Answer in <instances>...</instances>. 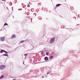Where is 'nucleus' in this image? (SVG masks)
<instances>
[{
  "label": "nucleus",
  "mask_w": 80,
  "mask_h": 80,
  "mask_svg": "<svg viewBox=\"0 0 80 80\" xmlns=\"http://www.w3.org/2000/svg\"><path fill=\"white\" fill-rule=\"evenodd\" d=\"M6 66L4 65H2L0 66V70H2L5 68Z\"/></svg>",
  "instance_id": "f257e3e1"
},
{
  "label": "nucleus",
  "mask_w": 80,
  "mask_h": 80,
  "mask_svg": "<svg viewBox=\"0 0 80 80\" xmlns=\"http://www.w3.org/2000/svg\"><path fill=\"white\" fill-rule=\"evenodd\" d=\"M55 41V38H52L51 39L50 41V43H53Z\"/></svg>",
  "instance_id": "f03ea898"
},
{
  "label": "nucleus",
  "mask_w": 80,
  "mask_h": 80,
  "mask_svg": "<svg viewBox=\"0 0 80 80\" xmlns=\"http://www.w3.org/2000/svg\"><path fill=\"white\" fill-rule=\"evenodd\" d=\"M5 37H0V39L1 41V42H3L4 41H5Z\"/></svg>",
  "instance_id": "7ed1b4c3"
},
{
  "label": "nucleus",
  "mask_w": 80,
  "mask_h": 80,
  "mask_svg": "<svg viewBox=\"0 0 80 80\" xmlns=\"http://www.w3.org/2000/svg\"><path fill=\"white\" fill-rule=\"evenodd\" d=\"M16 38V36L15 34H13L11 36V39H12V38Z\"/></svg>",
  "instance_id": "20e7f679"
},
{
  "label": "nucleus",
  "mask_w": 80,
  "mask_h": 80,
  "mask_svg": "<svg viewBox=\"0 0 80 80\" xmlns=\"http://www.w3.org/2000/svg\"><path fill=\"white\" fill-rule=\"evenodd\" d=\"M44 60H48V57H45L44 58Z\"/></svg>",
  "instance_id": "39448f33"
},
{
  "label": "nucleus",
  "mask_w": 80,
  "mask_h": 80,
  "mask_svg": "<svg viewBox=\"0 0 80 80\" xmlns=\"http://www.w3.org/2000/svg\"><path fill=\"white\" fill-rule=\"evenodd\" d=\"M2 55H3L4 56H5L6 57H8V54L7 53L4 54Z\"/></svg>",
  "instance_id": "423d86ee"
},
{
  "label": "nucleus",
  "mask_w": 80,
  "mask_h": 80,
  "mask_svg": "<svg viewBox=\"0 0 80 80\" xmlns=\"http://www.w3.org/2000/svg\"><path fill=\"white\" fill-rule=\"evenodd\" d=\"M60 5H61V4H57L56 5V7H59V6H60Z\"/></svg>",
  "instance_id": "0eeeda50"
},
{
  "label": "nucleus",
  "mask_w": 80,
  "mask_h": 80,
  "mask_svg": "<svg viewBox=\"0 0 80 80\" xmlns=\"http://www.w3.org/2000/svg\"><path fill=\"white\" fill-rule=\"evenodd\" d=\"M3 52H4V53H8V52L5 51V50H3Z\"/></svg>",
  "instance_id": "6e6552de"
},
{
  "label": "nucleus",
  "mask_w": 80,
  "mask_h": 80,
  "mask_svg": "<svg viewBox=\"0 0 80 80\" xmlns=\"http://www.w3.org/2000/svg\"><path fill=\"white\" fill-rule=\"evenodd\" d=\"M4 77V76H3V75H2L1 77L0 78V79H2V78H3Z\"/></svg>",
  "instance_id": "1a4fd4ad"
},
{
  "label": "nucleus",
  "mask_w": 80,
  "mask_h": 80,
  "mask_svg": "<svg viewBox=\"0 0 80 80\" xmlns=\"http://www.w3.org/2000/svg\"><path fill=\"white\" fill-rule=\"evenodd\" d=\"M26 42V40L22 41H21L20 42V43H23V42Z\"/></svg>",
  "instance_id": "9d476101"
},
{
  "label": "nucleus",
  "mask_w": 80,
  "mask_h": 80,
  "mask_svg": "<svg viewBox=\"0 0 80 80\" xmlns=\"http://www.w3.org/2000/svg\"><path fill=\"white\" fill-rule=\"evenodd\" d=\"M52 58H53V56H51L49 57V58L50 59H52Z\"/></svg>",
  "instance_id": "9b49d317"
},
{
  "label": "nucleus",
  "mask_w": 80,
  "mask_h": 80,
  "mask_svg": "<svg viewBox=\"0 0 80 80\" xmlns=\"http://www.w3.org/2000/svg\"><path fill=\"white\" fill-rule=\"evenodd\" d=\"M3 50H1L0 52V53H3Z\"/></svg>",
  "instance_id": "f8f14e48"
},
{
  "label": "nucleus",
  "mask_w": 80,
  "mask_h": 80,
  "mask_svg": "<svg viewBox=\"0 0 80 80\" xmlns=\"http://www.w3.org/2000/svg\"><path fill=\"white\" fill-rule=\"evenodd\" d=\"M6 25H8V24L7 23H5L4 25V26H6Z\"/></svg>",
  "instance_id": "ddd939ff"
},
{
  "label": "nucleus",
  "mask_w": 80,
  "mask_h": 80,
  "mask_svg": "<svg viewBox=\"0 0 80 80\" xmlns=\"http://www.w3.org/2000/svg\"><path fill=\"white\" fill-rule=\"evenodd\" d=\"M46 55H48V52H46Z\"/></svg>",
  "instance_id": "4468645a"
},
{
  "label": "nucleus",
  "mask_w": 80,
  "mask_h": 80,
  "mask_svg": "<svg viewBox=\"0 0 80 80\" xmlns=\"http://www.w3.org/2000/svg\"><path fill=\"white\" fill-rule=\"evenodd\" d=\"M9 5H12V3L10 2V3H9Z\"/></svg>",
  "instance_id": "2eb2a0df"
},
{
  "label": "nucleus",
  "mask_w": 80,
  "mask_h": 80,
  "mask_svg": "<svg viewBox=\"0 0 80 80\" xmlns=\"http://www.w3.org/2000/svg\"><path fill=\"white\" fill-rule=\"evenodd\" d=\"M43 53V51H41V55H42V54Z\"/></svg>",
  "instance_id": "dca6fc26"
},
{
  "label": "nucleus",
  "mask_w": 80,
  "mask_h": 80,
  "mask_svg": "<svg viewBox=\"0 0 80 80\" xmlns=\"http://www.w3.org/2000/svg\"><path fill=\"white\" fill-rule=\"evenodd\" d=\"M28 54H24V55L25 56H27V55Z\"/></svg>",
  "instance_id": "f3484780"
},
{
  "label": "nucleus",
  "mask_w": 80,
  "mask_h": 80,
  "mask_svg": "<svg viewBox=\"0 0 80 80\" xmlns=\"http://www.w3.org/2000/svg\"><path fill=\"white\" fill-rule=\"evenodd\" d=\"M34 15H35V16H36V13H35L33 14Z\"/></svg>",
  "instance_id": "a211bd4d"
},
{
  "label": "nucleus",
  "mask_w": 80,
  "mask_h": 80,
  "mask_svg": "<svg viewBox=\"0 0 80 80\" xmlns=\"http://www.w3.org/2000/svg\"><path fill=\"white\" fill-rule=\"evenodd\" d=\"M22 10V9H18V10Z\"/></svg>",
  "instance_id": "6ab92c4d"
},
{
  "label": "nucleus",
  "mask_w": 80,
  "mask_h": 80,
  "mask_svg": "<svg viewBox=\"0 0 80 80\" xmlns=\"http://www.w3.org/2000/svg\"><path fill=\"white\" fill-rule=\"evenodd\" d=\"M7 8L8 9V7H7Z\"/></svg>",
  "instance_id": "aec40b11"
},
{
  "label": "nucleus",
  "mask_w": 80,
  "mask_h": 80,
  "mask_svg": "<svg viewBox=\"0 0 80 80\" xmlns=\"http://www.w3.org/2000/svg\"><path fill=\"white\" fill-rule=\"evenodd\" d=\"M42 78H44V76H42Z\"/></svg>",
  "instance_id": "412c9836"
},
{
  "label": "nucleus",
  "mask_w": 80,
  "mask_h": 80,
  "mask_svg": "<svg viewBox=\"0 0 80 80\" xmlns=\"http://www.w3.org/2000/svg\"><path fill=\"white\" fill-rule=\"evenodd\" d=\"M49 73H47V75H48V74H49Z\"/></svg>",
  "instance_id": "4be33fe9"
},
{
  "label": "nucleus",
  "mask_w": 80,
  "mask_h": 80,
  "mask_svg": "<svg viewBox=\"0 0 80 80\" xmlns=\"http://www.w3.org/2000/svg\"><path fill=\"white\" fill-rule=\"evenodd\" d=\"M32 18H31V21H32Z\"/></svg>",
  "instance_id": "5701e85b"
},
{
  "label": "nucleus",
  "mask_w": 80,
  "mask_h": 80,
  "mask_svg": "<svg viewBox=\"0 0 80 80\" xmlns=\"http://www.w3.org/2000/svg\"><path fill=\"white\" fill-rule=\"evenodd\" d=\"M22 5H23V4L22 3Z\"/></svg>",
  "instance_id": "b1692460"
},
{
  "label": "nucleus",
  "mask_w": 80,
  "mask_h": 80,
  "mask_svg": "<svg viewBox=\"0 0 80 80\" xmlns=\"http://www.w3.org/2000/svg\"><path fill=\"white\" fill-rule=\"evenodd\" d=\"M1 31H2V29L1 30Z\"/></svg>",
  "instance_id": "393cba45"
},
{
  "label": "nucleus",
  "mask_w": 80,
  "mask_h": 80,
  "mask_svg": "<svg viewBox=\"0 0 80 80\" xmlns=\"http://www.w3.org/2000/svg\"><path fill=\"white\" fill-rule=\"evenodd\" d=\"M24 62H23V64H24Z\"/></svg>",
  "instance_id": "a878e982"
},
{
  "label": "nucleus",
  "mask_w": 80,
  "mask_h": 80,
  "mask_svg": "<svg viewBox=\"0 0 80 80\" xmlns=\"http://www.w3.org/2000/svg\"><path fill=\"white\" fill-rule=\"evenodd\" d=\"M24 62H23V64H24Z\"/></svg>",
  "instance_id": "bb28decb"
},
{
  "label": "nucleus",
  "mask_w": 80,
  "mask_h": 80,
  "mask_svg": "<svg viewBox=\"0 0 80 80\" xmlns=\"http://www.w3.org/2000/svg\"><path fill=\"white\" fill-rule=\"evenodd\" d=\"M29 3H30V2H29Z\"/></svg>",
  "instance_id": "cd10ccee"
},
{
  "label": "nucleus",
  "mask_w": 80,
  "mask_h": 80,
  "mask_svg": "<svg viewBox=\"0 0 80 80\" xmlns=\"http://www.w3.org/2000/svg\"><path fill=\"white\" fill-rule=\"evenodd\" d=\"M17 48H16V49H17Z\"/></svg>",
  "instance_id": "c85d7f7f"
},
{
  "label": "nucleus",
  "mask_w": 80,
  "mask_h": 80,
  "mask_svg": "<svg viewBox=\"0 0 80 80\" xmlns=\"http://www.w3.org/2000/svg\"><path fill=\"white\" fill-rule=\"evenodd\" d=\"M13 18H14V17H13Z\"/></svg>",
  "instance_id": "c756f323"
},
{
  "label": "nucleus",
  "mask_w": 80,
  "mask_h": 80,
  "mask_svg": "<svg viewBox=\"0 0 80 80\" xmlns=\"http://www.w3.org/2000/svg\"><path fill=\"white\" fill-rule=\"evenodd\" d=\"M28 7H29V6H28Z\"/></svg>",
  "instance_id": "7c9ffc66"
}]
</instances>
